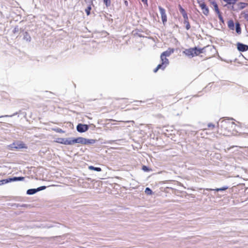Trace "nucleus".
<instances>
[{"label": "nucleus", "instance_id": "72a5a7b5", "mask_svg": "<svg viewBox=\"0 0 248 248\" xmlns=\"http://www.w3.org/2000/svg\"><path fill=\"white\" fill-rule=\"evenodd\" d=\"M218 15V18L220 20V21L222 23H224V19H223V18L221 14V13L219 12L217 14Z\"/></svg>", "mask_w": 248, "mask_h": 248}, {"label": "nucleus", "instance_id": "39448f33", "mask_svg": "<svg viewBox=\"0 0 248 248\" xmlns=\"http://www.w3.org/2000/svg\"><path fill=\"white\" fill-rule=\"evenodd\" d=\"M77 130L79 133H83L88 130L89 125L86 124H78L77 125Z\"/></svg>", "mask_w": 248, "mask_h": 248}, {"label": "nucleus", "instance_id": "de8ad7c7", "mask_svg": "<svg viewBox=\"0 0 248 248\" xmlns=\"http://www.w3.org/2000/svg\"><path fill=\"white\" fill-rule=\"evenodd\" d=\"M1 185H2V184H1V183L0 182V186H1Z\"/></svg>", "mask_w": 248, "mask_h": 248}, {"label": "nucleus", "instance_id": "a18cd8bd", "mask_svg": "<svg viewBox=\"0 0 248 248\" xmlns=\"http://www.w3.org/2000/svg\"><path fill=\"white\" fill-rule=\"evenodd\" d=\"M124 3H125V4L126 5H127V4H128V2H127V1H124Z\"/></svg>", "mask_w": 248, "mask_h": 248}, {"label": "nucleus", "instance_id": "dca6fc26", "mask_svg": "<svg viewBox=\"0 0 248 248\" xmlns=\"http://www.w3.org/2000/svg\"><path fill=\"white\" fill-rule=\"evenodd\" d=\"M235 31L238 34H240L241 33V25L240 24L237 22L235 23Z\"/></svg>", "mask_w": 248, "mask_h": 248}, {"label": "nucleus", "instance_id": "f8f14e48", "mask_svg": "<svg viewBox=\"0 0 248 248\" xmlns=\"http://www.w3.org/2000/svg\"><path fill=\"white\" fill-rule=\"evenodd\" d=\"M85 138L83 137H78L77 138H74L73 140H72V142L73 144L74 143H80L84 145V140Z\"/></svg>", "mask_w": 248, "mask_h": 248}, {"label": "nucleus", "instance_id": "7ed1b4c3", "mask_svg": "<svg viewBox=\"0 0 248 248\" xmlns=\"http://www.w3.org/2000/svg\"><path fill=\"white\" fill-rule=\"evenodd\" d=\"M72 140H73V138H58L57 140V142L64 145H72L73 144Z\"/></svg>", "mask_w": 248, "mask_h": 248}, {"label": "nucleus", "instance_id": "9b49d317", "mask_svg": "<svg viewBox=\"0 0 248 248\" xmlns=\"http://www.w3.org/2000/svg\"><path fill=\"white\" fill-rule=\"evenodd\" d=\"M229 188L228 186H225L220 188H217L215 189L206 188L205 190L207 191H215L217 192L225 191Z\"/></svg>", "mask_w": 248, "mask_h": 248}, {"label": "nucleus", "instance_id": "37998d69", "mask_svg": "<svg viewBox=\"0 0 248 248\" xmlns=\"http://www.w3.org/2000/svg\"><path fill=\"white\" fill-rule=\"evenodd\" d=\"M25 204H22V205H19V204H17L16 207H25Z\"/></svg>", "mask_w": 248, "mask_h": 248}, {"label": "nucleus", "instance_id": "cd10ccee", "mask_svg": "<svg viewBox=\"0 0 248 248\" xmlns=\"http://www.w3.org/2000/svg\"><path fill=\"white\" fill-rule=\"evenodd\" d=\"M0 182L2 185L7 184V183H9V182H11L10 178H7V179L1 180H0Z\"/></svg>", "mask_w": 248, "mask_h": 248}, {"label": "nucleus", "instance_id": "6ab92c4d", "mask_svg": "<svg viewBox=\"0 0 248 248\" xmlns=\"http://www.w3.org/2000/svg\"><path fill=\"white\" fill-rule=\"evenodd\" d=\"M178 8L180 13L183 16V17H186V16H187V15L185 10L182 7V6L180 4H179Z\"/></svg>", "mask_w": 248, "mask_h": 248}, {"label": "nucleus", "instance_id": "49530a36", "mask_svg": "<svg viewBox=\"0 0 248 248\" xmlns=\"http://www.w3.org/2000/svg\"><path fill=\"white\" fill-rule=\"evenodd\" d=\"M232 9L233 11H235V10L234 9V7L233 6H232Z\"/></svg>", "mask_w": 248, "mask_h": 248}, {"label": "nucleus", "instance_id": "9d476101", "mask_svg": "<svg viewBox=\"0 0 248 248\" xmlns=\"http://www.w3.org/2000/svg\"><path fill=\"white\" fill-rule=\"evenodd\" d=\"M200 6L202 10L203 14L205 16H207L209 14V9L205 3L204 2H202Z\"/></svg>", "mask_w": 248, "mask_h": 248}, {"label": "nucleus", "instance_id": "a211bd4d", "mask_svg": "<svg viewBox=\"0 0 248 248\" xmlns=\"http://www.w3.org/2000/svg\"><path fill=\"white\" fill-rule=\"evenodd\" d=\"M25 179L24 177L19 176V177H13L10 178V181L11 182H15V181H23Z\"/></svg>", "mask_w": 248, "mask_h": 248}, {"label": "nucleus", "instance_id": "423d86ee", "mask_svg": "<svg viewBox=\"0 0 248 248\" xmlns=\"http://www.w3.org/2000/svg\"><path fill=\"white\" fill-rule=\"evenodd\" d=\"M158 9L161 15L162 22L163 24L165 25L167 21V15L166 14V10L164 8H163L160 6H158Z\"/></svg>", "mask_w": 248, "mask_h": 248}, {"label": "nucleus", "instance_id": "ddd939ff", "mask_svg": "<svg viewBox=\"0 0 248 248\" xmlns=\"http://www.w3.org/2000/svg\"><path fill=\"white\" fill-rule=\"evenodd\" d=\"M97 141L96 140L84 138V145H92Z\"/></svg>", "mask_w": 248, "mask_h": 248}, {"label": "nucleus", "instance_id": "393cba45", "mask_svg": "<svg viewBox=\"0 0 248 248\" xmlns=\"http://www.w3.org/2000/svg\"><path fill=\"white\" fill-rule=\"evenodd\" d=\"M104 4L107 8H109L111 6L110 0H103Z\"/></svg>", "mask_w": 248, "mask_h": 248}, {"label": "nucleus", "instance_id": "0eeeda50", "mask_svg": "<svg viewBox=\"0 0 248 248\" xmlns=\"http://www.w3.org/2000/svg\"><path fill=\"white\" fill-rule=\"evenodd\" d=\"M237 48L240 52H245L248 50V45L238 42L237 43Z\"/></svg>", "mask_w": 248, "mask_h": 248}, {"label": "nucleus", "instance_id": "f03ea898", "mask_svg": "<svg viewBox=\"0 0 248 248\" xmlns=\"http://www.w3.org/2000/svg\"><path fill=\"white\" fill-rule=\"evenodd\" d=\"M9 149L11 150H18L21 149H27L28 147L23 141H16L13 142L8 146Z\"/></svg>", "mask_w": 248, "mask_h": 248}, {"label": "nucleus", "instance_id": "79ce46f5", "mask_svg": "<svg viewBox=\"0 0 248 248\" xmlns=\"http://www.w3.org/2000/svg\"><path fill=\"white\" fill-rule=\"evenodd\" d=\"M159 69L157 67H156L154 69V73H156L157 72V71L159 70Z\"/></svg>", "mask_w": 248, "mask_h": 248}, {"label": "nucleus", "instance_id": "473e14b6", "mask_svg": "<svg viewBox=\"0 0 248 248\" xmlns=\"http://www.w3.org/2000/svg\"><path fill=\"white\" fill-rule=\"evenodd\" d=\"M212 5L214 6V10H215V12L217 13V14L220 12L218 9V5L217 2L214 4H213Z\"/></svg>", "mask_w": 248, "mask_h": 248}, {"label": "nucleus", "instance_id": "2eb2a0df", "mask_svg": "<svg viewBox=\"0 0 248 248\" xmlns=\"http://www.w3.org/2000/svg\"><path fill=\"white\" fill-rule=\"evenodd\" d=\"M183 18L184 19V24L186 25V29L188 30L190 28V25L188 22V16H186V17H183Z\"/></svg>", "mask_w": 248, "mask_h": 248}, {"label": "nucleus", "instance_id": "bb28decb", "mask_svg": "<svg viewBox=\"0 0 248 248\" xmlns=\"http://www.w3.org/2000/svg\"><path fill=\"white\" fill-rule=\"evenodd\" d=\"M145 193L148 195H151L153 194V191L149 187H146L145 190Z\"/></svg>", "mask_w": 248, "mask_h": 248}, {"label": "nucleus", "instance_id": "e433bc0d", "mask_svg": "<svg viewBox=\"0 0 248 248\" xmlns=\"http://www.w3.org/2000/svg\"><path fill=\"white\" fill-rule=\"evenodd\" d=\"M121 140H109L108 141V143H110V144H112V143L113 142H115L116 141H121Z\"/></svg>", "mask_w": 248, "mask_h": 248}, {"label": "nucleus", "instance_id": "f704fd0d", "mask_svg": "<svg viewBox=\"0 0 248 248\" xmlns=\"http://www.w3.org/2000/svg\"><path fill=\"white\" fill-rule=\"evenodd\" d=\"M19 31V28L18 26H16L15 27L13 31L14 33H16Z\"/></svg>", "mask_w": 248, "mask_h": 248}, {"label": "nucleus", "instance_id": "aec40b11", "mask_svg": "<svg viewBox=\"0 0 248 248\" xmlns=\"http://www.w3.org/2000/svg\"><path fill=\"white\" fill-rule=\"evenodd\" d=\"M228 28L231 30H234V23L232 19H230L228 22Z\"/></svg>", "mask_w": 248, "mask_h": 248}, {"label": "nucleus", "instance_id": "f3484780", "mask_svg": "<svg viewBox=\"0 0 248 248\" xmlns=\"http://www.w3.org/2000/svg\"><path fill=\"white\" fill-rule=\"evenodd\" d=\"M248 3L243 2H240L237 4L239 10H242L244 9L247 6H248Z\"/></svg>", "mask_w": 248, "mask_h": 248}, {"label": "nucleus", "instance_id": "b1692460", "mask_svg": "<svg viewBox=\"0 0 248 248\" xmlns=\"http://www.w3.org/2000/svg\"><path fill=\"white\" fill-rule=\"evenodd\" d=\"M224 2H226L228 4L234 5L238 0H223Z\"/></svg>", "mask_w": 248, "mask_h": 248}, {"label": "nucleus", "instance_id": "20e7f679", "mask_svg": "<svg viewBox=\"0 0 248 248\" xmlns=\"http://www.w3.org/2000/svg\"><path fill=\"white\" fill-rule=\"evenodd\" d=\"M46 188V186H41L38 187L37 188L29 189L28 190H27L26 193H27V194L30 195H33L39 191L45 190Z\"/></svg>", "mask_w": 248, "mask_h": 248}, {"label": "nucleus", "instance_id": "58836bf2", "mask_svg": "<svg viewBox=\"0 0 248 248\" xmlns=\"http://www.w3.org/2000/svg\"><path fill=\"white\" fill-rule=\"evenodd\" d=\"M209 1L210 2V4L212 5L216 3V1L215 0H209Z\"/></svg>", "mask_w": 248, "mask_h": 248}, {"label": "nucleus", "instance_id": "1a4fd4ad", "mask_svg": "<svg viewBox=\"0 0 248 248\" xmlns=\"http://www.w3.org/2000/svg\"><path fill=\"white\" fill-rule=\"evenodd\" d=\"M194 48H190L185 49V50L183 51V53L187 56L193 57L194 56Z\"/></svg>", "mask_w": 248, "mask_h": 248}, {"label": "nucleus", "instance_id": "4c0bfd02", "mask_svg": "<svg viewBox=\"0 0 248 248\" xmlns=\"http://www.w3.org/2000/svg\"><path fill=\"white\" fill-rule=\"evenodd\" d=\"M215 125L211 124V123H209L208 124V127L209 128H214L215 127Z\"/></svg>", "mask_w": 248, "mask_h": 248}, {"label": "nucleus", "instance_id": "7c9ffc66", "mask_svg": "<svg viewBox=\"0 0 248 248\" xmlns=\"http://www.w3.org/2000/svg\"><path fill=\"white\" fill-rule=\"evenodd\" d=\"M142 170L144 171H145V172H148V171H150L151 170H152V169H150L149 167H148V166H145V165H143L142 167Z\"/></svg>", "mask_w": 248, "mask_h": 248}, {"label": "nucleus", "instance_id": "c756f323", "mask_svg": "<svg viewBox=\"0 0 248 248\" xmlns=\"http://www.w3.org/2000/svg\"><path fill=\"white\" fill-rule=\"evenodd\" d=\"M157 67H158V68H159V69H161V70H164L166 67H167V66L166 65H165L164 64H163L162 62H161V63L159 64Z\"/></svg>", "mask_w": 248, "mask_h": 248}, {"label": "nucleus", "instance_id": "a878e982", "mask_svg": "<svg viewBox=\"0 0 248 248\" xmlns=\"http://www.w3.org/2000/svg\"><path fill=\"white\" fill-rule=\"evenodd\" d=\"M20 111H21L19 110V112H16L14 113V114H13L12 115H2V116H0V118H2V117H12L14 116H15V115H16L18 114L20 112Z\"/></svg>", "mask_w": 248, "mask_h": 248}, {"label": "nucleus", "instance_id": "412c9836", "mask_svg": "<svg viewBox=\"0 0 248 248\" xmlns=\"http://www.w3.org/2000/svg\"><path fill=\"white\" fill-rule=\"evenodd\" d=\"M23 39L26 40L27 42H31V37L29 34V33L27 31H25L24 33Z\"/></svg>", "mask_w": 248, "mask_h": 248}, {"label": "nucleus", "instance_id": "a19ab883", "mask_svg": "<svg viewBox=\"0 0 248 248\" xmlns=\"http://www.w3.org/2000/svg\"><path fill=\"white\" fill-rule=\"evenodd\" d=\"M203 0H197L198 3L199 4V5L201 6L202 2H204Z\"/></svg>", "mask_w": 248, "mask_h": 248}, {"label": "nucleus", "instance_id": "5701e85b", "mask_svg": "<svg viewBox=\"0 0 248 248\" xmlns=\"http://www.w3.org/2000/svg\"><path fill=\"white\" fill-rule=\"evenodd\" d=\"M89 169L90 170H93L96 171H101V169L100 167H95L93 166H89Z\"/></svg>", "mask_w": 248, "mask_h": 248}, {"label": "nucleus", "instance_id": "4468645a", "mask_svg": "<svg viewBox=\"0 0 248 248\" xmlns=\"http://www.w3.org/2000/svg\"><path fill=\"white\" fill-rule=\"evenodd\" d=\"M193 48L194 49V56H198L200 54L203 53V50L204 49L203 48H198L196 46H195V47H194Z\"/></svg>", "mask_w": 248, "mask_h": 248}, {"label": "nucleus", "instance_id": "c03bdc74", "mask_svg": "<svg viewBox=\"0 0 248 248\" xmlns=\"http://www.w3.org/2000/svg\"><path fill=\"white\" fill-rule=\"evenodd\" d=\"M144 3H147V0H141Z\"/></svg>", "mask_w": 248, "mask_h": 248}, {"label": "nucleus", "instance_id": "ea45409f", "mask_svg": "<svg viewBox=\"0 0 248 248\" xmlns=\"http://www.w3.org/2000/svg\"><path fill=\"white\" fill-rule=\"evenodd\" d=\"M244 18L248 21V14H245L244 16Z\"/></svg>", "mask_w": 248, "mask_h": 248}, {"label": "nucleus", "instance_id": "c9c22d12", "mask_svg": "<svg viewBox=\"0 0 248 248\" xmlns=\"http://www.w3.org/2000/svg\"><path fill=\"white\" fill-rule=\"evenodd\" d=\"M56 132H58V133H63L64 132V131H63L62 129L61 128H57L56 130Z\"/></svg>", "mask_w": 248, "mask_h": 248}, {"label": "nucleus", "instance_id": "f257e3e1", "mask_svg": "<svg viewBox=\"0 0 248 248\" xmlns=\"http://www.w3.org/2000/svg\"><path fill=\"white\" fill-rule=\"evenodd\" d=\"M233 120L232 118H229L223 120H220L217 122V126L224 130L229 131L231 128H233V125H235L234 122H231L230 120Z\"/></svg>", "mask_w": 248, "mask_h": 248}, {"label": "nucleus", "instance_id": "2f4dec72", "mask_svg": "<svg viewBox=\"0 0 248 248\" xmlns=\"http://www.w3.org/2000/svg\"><path fill=\"white\" fill-rule=\"evenodd\" d=\"M85 2L88 5V6H93L94 0H84Z\"/></svg>", "mask_w": 248, "mask_h": 248}, {"label": "nucleus", "instance_id": "4be33fe9", "mask_svg": "<svg viewBox=\"0 0 248 248\" xmlns=\"http://www.w3.org/2000/svg\"><path fill=\"white\" fill-rule=\"evenodd\" d=\"M160 59L161 62L166 65L167 66L169 64V61L168 59H167L166 57L164 56L163 57H160Z\"/></svg>", "mask_w": 248, "mask_h": 248}, {"label": "nucleus", "instance_id": "6e6552de", "mask_svg": "<svg viewBox=\"0 0 248 248\" xmlns=\"http://www.w3.org/2000/svg\"><path fill=\"white\" fill-rule=\"evenodd\" d=\"M174 51V48L169 47L166 51H164L161 54V57H163L164 56L167 57H169L171 54H172Z\"/></svg>", "mask_w": 248, "mask_h": 248}, {"label": "nucleus", "instance_id": "c85d7f7f", "mask_svg": "<svg viewBox=\"0 0 248 248\" xmlns=\"http://www.w3.org/2000/svg\"><path fill=\"white\" fill-rule=\"evenodd\" d=\"M92 6H88L86 9L85 10V11L87 16H89L91 14V10H92Z\"/></svg>", "mask_w": 248, "mask_h": 248}]
</instances>
